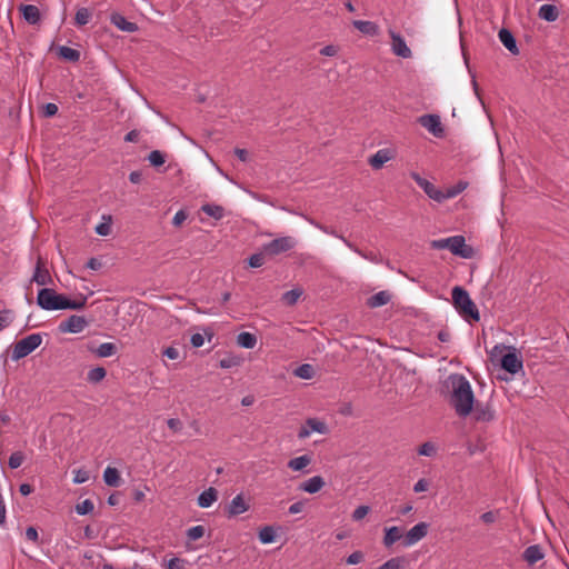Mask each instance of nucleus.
<instances>
[{
  "label": "nucleus",
  "instance_id": "obj_20",
  "mask_svg": "<svg viewBox=\"0 0 569 569\" xmlns=\"http://www.w3.org/2000/svg\"><path fill=\"white\" fill-rule=\"evenodd\" d=\"M499 40L501 43L512 53L518 54L519 49L517 47L516 38L513 37L512 32L508 29L502 28L498 33Z\"/></svg>",
  "mask_w": 569,
  "mask_h": 569
},
{
  "label": "nucleus",
  "instance_id": "obj_30",
  "mask_svg": "<svg viewBox=\"0 0 569 569\" xmlns=\"http://www.w3.org/2000/svg\"><path fill=\"white\" fill-rule=\"evenodd\" d=\"M237 343L241 348L252 349L257 345V337L251 332H241L237 336Z\"/></svg>",
  "mask_w": 569,
  "mask_h": 569
},
{
  "label": "nucleus",
  "instance_id": "obj_51",
  "mask_svg": "<svg viewBox=\"0 0 569 569\" xmlns=\"http://www.w3.org/2000/svg\"><path fill=\"white\" fill-rule=\"evenodd\" d=\"M370 511L369 506H359L357 507L352 512V520L353 521H360L362 520Z\"/></svg>",
  "mask_w": 569,
  "mask_h": 569
},
{
  "label": "nucleus",
  "instance_id": "obj_60",
  "mask_svg": "<svg viewBox=\"0 0 569 569\" xmlns=\"http://www.w3.org/2000/svg\"><path fill=\"white\" fill-rule=\"evenodd\" d=\"M163 356L171 360H176L179 358V350L174 347H168L163 350Z\"/></svg>",
  "mask_w": 569,
  "mask_h": 569
},
{
  "label": "nucleus",
  "instance_id": "obj_22",
  "mask_svg": "<svg viewBox=\"0 0 569 569\" xmlns=\"http://www.w3.org/2000/svg\"><path fill=\"white\" fill-rule=\"evenodd\" d=\"M323 486V478L320 476H315L300 483L299 489L308 493H316L320 491Z\"/></svg>",
  "mask_w": 569,
  "mask_h": 569
},
{
  "label": "nucleus",
  "instance_id": "obj_64",
  "mask_svg": "<svg viewBox=\"0 0 569 569\" xmlns=\"http://www.w3.org/2000/svg\"><path fill=\"white\" fill-rule=\"evenodd\" d=\"M480 519L485 522V523H492L496 521L497 519V516H496V512L493 511H487L485 513H482L480 516Z\"/></svg>",
  "mask_w": 569,
  "mask_h": 569
},
{
  "label": "nucleus",
  "instance_id": "obj_8",
  "mask_svg": "<svg viewBox=\"0 0 569 569\" xmlns=\"http://www.w3.org/2000/svg\"><path fill=\"white\" fill-rule=\"evenodd\" d=\"M410 177L416 181V183L425 191V193L432 200L437 202L443 201L442 191L436 188L430 181L422 178L417 172H411Z\"/></svg>",
  "mask_w": 569,
  "mask_h": 569
},
{
  "label": "nucleus",
  "instance_id": "obj_36",
  "mask_svg": "<svg viewBox=\"0 0 569 569\" xmlns=\"http://www.w3.org/2000/svg\"><path fill=\"white\" fill-rule=\"evenodd\" d=\"M406 563L407 559L405 557H393L387 560L381 566L377 567L376 569H403Z\"/></svg>",
  "mask_w": 569,
  "mask_h": 569
},
{
  "label": "nucleus",
  "instance_id": "obj_49",
  "mask_svg": "<svg viewBox=\"0 0 569 569\" xmlns=\"http://www.w3.org/2000/svg\"><path fill=\"white\" fill-rule=\"evenodd\" d=\"M240 363L239 358L234 356H228L219 360V367L222 369H229Z\"/></svg>",
  "mask_w": 569,
  "mask_h": 569
},
{
  "label": "nucleus",
  "instance_id": "obj_27",
  "mask_svg": "<svg viewBox=\"0 0 569 569\" xmlns=\"http://www.w3.org/2000/svg\"><path fill=\"white\" fill-rule=\"evenodd\" d=\"M538 16L540 19L546 20L548 22H553L559 17V11L553 4H542L539 8Z\"/></svg>",
  "mask_w": 569,
  "mask_h": 569
},
{
  "label": "nucleus",
  "instance_id": "obj_54",
  "mask_svg": "<svg viewBox=\"0 0 569 569\" xmlns=\"http://www.w3.org/2000/svg\"><path fill=\"white\" fill-rule=\"evenodd\" d=\"M58 112V106L52 102H48L43 106V116L47 118L56 116Z\"/></svg>",
  "mask_w": 569,
  "mask_h": 569
},
{
  "label": "nucleus",
  "instance_id": "obj_59",
  "mask_svg": "<svg viewBox=\"0 0 569 569\" xmlns=\"http://www.w3.org/2000/svg\"><path fill=\"white\" fill-rule=\"evenodd\" d=\"M428 487H429V483L426 479H419L413 486V491L415 492H423V491L428 490Z\"/></svg>",
  "mask_w": 569,
  "mask_h": 569
},
{
  "label": "nucleus",
  "instance_id": "obj_57",
  "mask_svg": "<svg viewBox=\"0 0 569 569\" xmlns=\"http://www.w3.org/2000/svg\"><path fill=\"white\" fill-rule=\"evenodd\" d=\"M167 425L174 432H179L182 430V422L178 418L168 419Z\"/></svg>",
  "mask_w": 569,
  "mask_h": 569
},
{
  "label": "nucleus",
  "instance_id": "obj_12",
  "mask_svg": "<svg viewBox=\"0 0 569 569\" xmlns=\"http://www.w3.org/2000/svg\"><path fill=\"white\" fill-rule=\"evenodd\" d=\"M87 305V297L80 295L77 299H69L64 295H59L57 297L56 310H80L83 309Z\"/></svg>",
  "mask_w": 569,
  "mask_h": 569
},
{
  "label": "nucleus",
  "instance_id": "obj_32",
  "mask_svg": "<svg viewBox=\"0 0 569 569\" xmlns=\"http://www.w3.org/2000/svg\"><path fill=\"white\" fill-rule=\"evenodd\" d=\"M97 357L99 358H108L117 352V347L111 342H103L99 345L94 350H92Z\"/></svg>",
  "mask_w": 569,
  "mask_h": 569
},
{
  "label": "nucleus",
  "instance_id": "obj_37",
  "mask_svg": "<svg viewBox=\"0 0 569 569\" xmlns=\"http://www.w3.org/2000/svg\"><path fill=\"white\" fill-rule=\"evenodd\" d=\"M468 187V183L466 181H459L452 187L447 188L446 191H442L443 200L451 199L457 197L459 193H461L466 188Z\"/></svg>",
  "mask_w": 569,
  "mask_h": 569
},
{
  "label": "nucleus",
  "instance_id": "obj_42",
  "mask_svg": "<svg viewBox=\"0 0 569 569\" xmlns=\"http://www.w3.org/2000/svg\"><path fill=\"white\" fill-rule=\"evenodd\" d=\"M91 19V12L87 8H80L76 12L74 22L77 26H86Z\"/></svg>",
  "mask_w": 569,
  "mask_h": 569
},
{
  "label": "nucleus",
  "instance_id": "obj_38",
  "mask_svg": "<svg viewBox=\"0 0 569 569\" xmlns=\"http://www.w3.org/2000/svg\"><path fill=\"white\" fill-rule=\"evenodd\" d=\"M107 376V370L103 367H96L89 370L87 375V380L90 383H98L103 380Z\"/></svg>",
  "mask_w": 569,
  "mask_h": 569
},
{
  "label": "nucleus",
  "instance_id": "obj_14",
  "mask_svg": "<svg viewBox=\"0 0 569 569\" xmlns=\"http://www.w3.org/2000/svg\"><path fill=\"white\" fill-rule=\"evenodd\" d=\"M501 368L515 375L522 369V360L516 352H508L501 358Z\"/></svg>",
  "mask_w": 569,
  "mask_h": 569
},
{
  "label": "nucleus",
  "instance_id": "obj_24",
  "mask_svg": "<svg viewBox=\"0 0 569 569\" xmlns=\"http://www.w3.org/2000/svg\"><path fill=\"white\" fill-rule=\"evenodd\" d=\"M391 159L390 151L388 149H380L369 158V164L375 169H381L386 162Z\"/></svg>",
  "mask_w": 569,
  "mask_h": 569
},
{
  "label": "nucleus",
  "instance_id": "obj_23",
  "mask_svg": "<svg viewBox=\"0 0 569 569\" xmlns=\"http://www.w3.org/2000/svg\"><path fill=\"white\" fill-rule=\"evenodd\" d=\"M352 26L366 36L376 37L379 34V26L372 21L355 20Z\"/></svg>",
  "mask_w": 569,
  "mask_h": 569
},
{
  "label": "nucleus",
  "instance_id": "obj_47",
  "mask_svg": "<svg viewBox=\"0 0 569 569\" xmlns=\"http://www.w3.org/2000/svg\"><path fill=\"white\" fill-rule=\"evenodd\" d=\"M187 560L178 557H173L163 563L166 569H186Z\"/></svg>",
  "mask_w": 569,
  "mask_h": 569
},
{
  "label": "nucleus",
  "instance_id": "obj_48",
  "mask_svg": "<svg viewBox=\"0 0 569 569\" xmlns=\"http://www.w3.org/2000/svg\"><path fill=\"white\" fill-rule=\"evenodd\" d=\"M264 257L266 253H263V250L258 253H253L249 257L248 263L251 268H259L264 263Z\"/></svg>",
  "mask_w": 569,
  "mask_h": 569
},
{
  "label": "nucleus",
  "instance_id": "obj_29",
  "mask_svg": "<svg viewBox=\"0 0 569 569\" xmlns=\"http://www.w3.org/2000/svg\"><path fill=\"white\" fill-rule=\"evenodd\" d=\"M201 211L216 220H221L224 217V208L214 203L202 204Z\"/></svg>",
  "mask_w": 569,
  "mask_h": 569
},
{
  "label": "nucleus",
  "instance_id": "obj_5",
  "mask_svg": "<svg viewBox=\"0 0 569 569\" xmlns=\"http://www.w3.org/2000/svg\"><path fill=\"white\" fill-rule=\"evenodd\" d=\"M296 246V240L292 237L286 236L273 239L272 241L264 243L262 246L263 253L268 257H276L278 254L284 253Z\"/></svg>",
  "mask_w": 569,
  "mask_h": 569
},
{
  "label": "nucleus",
  "instance_id": "obj_4",
  "mask_svg": "<svg viewBox=\"0 0 569 569\" xmlns=\"http://www.w3.org/2000/svg\"><path fill=\"white\" fill-rule=\"evenodd\" d=\"M42 342V336L40 333H32L26 338L19 340L14 346L11 353V359L18 361L31 352H33Z\"/></svg>",
  "mask_w": 569,
  "mask_h": 569
},
{
  "label": "nucleus",
  "instance_id": "obj_53",
  "mask_svg": "<svg viewBox=\"0 0 569 569\" xmlns=\"http://www.w3.org/2000/svg\"><path fill=\"white\" fill-rule=\"evenodd\" d=\"M365 559V555L362 551L360 550H357V551H353L352 553H350L347 558H346V562L347 565H358L360 562H362Z\"/></svg>",
  "mask_w": 569,
  "mask_h": 569
},
{
  "label": "nucleus",
  "instance_id": "obj_2",
  "mask_svg": "<svg viewBox=\"0 0 569 569\" xmlns=\"http://www.w3.org/2000/svg\"><path fill=\"white\" fill-rule=\"evenodd\" d=\"M451 297L456 310L466 321L480 320L479 310L466 289L459 286L453 287Z\"/></svg>",
  "mask_w": 569,
  "mask_h": 569
},
{
  "label": "nucleus",
  "instance_id": "obj_18",
  "mask_svg": "<svg viewBox=\"0 0 569 569\" xmlns=\"http://www.w3.org/2000/svg\"><path fill=\"white\" fill-rule=\"evenodd\" d=\"M20 11L23 19L30 24H37L41 20L40 10L34 4H21Z\"/></svg>",
  "mask_w": 569,
  "mask_h": 569
},
{
  "label": "nucleus",
  "instance_id": "obj_16",
  "mask_svg": "<svg viewBox=\"0 0 569 569\" xmlns=\"http://www.w3.org/2000/svg\"><path fill=\"white\" fill-rule=\"evenodd\" d=\"M249 505L244 501L243 496L237 495L227 508L228 517H236L248 511Z\"/></svg>",
  "mask_w": 569,
  "mask_h": 569
},
{
  "label": "nucleus",
  "instance_id": "obj_7",
  "mask_svg": "<svg viewBox=\"0 0 569 569\" xmlns=\"http://www.w3.org/2000/svg\"><path fill=\"white\" fill-rule=\"evenodd\" d=\"M418 123L437 138H441L445 133L440 117L438 114L420 116L418 118Z\"/></svg>",
  "mask_w": 569,
  "mask_h": 569
},
{
  "label": "nucleus",
  "instance_id": "obj_35",
  "mask_svg": "<svg viewBox=\"0 0 569 569\" xmlns=\"http://www.w3.org/2000/svg\"><path fill=\"white\" fill-rule=\"evenodd\" d=\"M103 480L108 486L119 487L120 485V475L116 468L107 467L103 472Z\"/></svg>",
  "mask_w": 569,
  "mask_h": 569
},
{
  "label": "nucleus",
  "instance_id": "obj_55",
  "mask_svg": "<svg viewBox=\"0 0 569 569\" xmlns=\"http://www.w3.org/2000/svg\"><path fill=\"white\" fill-rule=\"evenodd\" d=\"M188 218V214L184 210H179L176 212L173 219H172V224L176 226V227H179L181 226L184 220Z\"/></svg>",
  "mask_w": 569,
  "mask_h": 569
},
{
  "label": "nucleus",
  "instance_id": "obj_11",
  "mask_svg": "<svg viewBox=\"0 0 569 569\" xmlns=\"http://www.w3.org/2000/svg\"><path fill=\"white\" fill-rule=\"evenodd\" d=\"M428 528L429 525L427 522H419L413 526L405 536L403 547H410L425 538L428 533Z\"/></svg>",
  "mask_w": 569,
  "mask_h": 569
},
{
  "label": "nucleus",
  "instance_id": "obj_25",
  "mask_svg": "<svg viewBox=\"0 0 569 569\" xmlns=\"http://www.w3.org/2000/svg\"><path fill=\"white\" fill-rule=\"evenodd\" d=\"M340 239L343 241V243L349 249H351L352 251H355L356 253L361 256L363 259H367V260H369L371 262H375V263H380L382 261V258L380 257V254H378L376 252H372V251L365 252V251L360 250L358 247H356L352 242H350L345 237H340Z\"/></svg>",
  "mask_w": 569,
  "mask_h": 569
},
{
  "label": "nucleus",
  "instance_id": "obj_45",
  "mask_svg": "<svg viewBox=\"0 0 569 569\" xmlns=\"http://www.w3.org/2000/svg\"><path fill=\"white\" fill-rule=\"evenodd\" d=\"M94 509V505L90 499H86L80 503H77L74 510L78 515L83 516L92 512Z\"/></svg>",
  "mask_w": 569,
  "mask_h": 569
},
{
  "label": "nucleus",
  "instance_id": "obj_17",
  "mask_svg": "<svg viewBox=\"0 0 569 569\" xmlns=\"http://www.w3.org/2000/svg\"><path fill=\"white\" fill-rule=\"evenodd\" d=\"M545 553L539 545L527 547L522 553V559L530 566L543 559Z\"/></svg>",
  "mask_w": 569,
  "mask_h": 569
},
{
  "label": "nucleus",
  "instance_id": "obj_34",
  "mask_svg": "<svg viewBox=\"0 0 569 569\" xmlns=\"http://www.w3.org/2000/svg\"><path fill=\"white\" fill-rule=\"evenodd\" d=\"M58 54L60 58L70 62H77L80 59V52L67 46L59 47Z\"/></svg>",
  "mask_w": 569,
  "mask_h": 569
},
{
  "label": "nucleus",
  "instance_id": "obj_3",
  "mask_svg": "<svg viewBox=\"0 0 569 569\" xmlns=\"http://www.w3.org/2000/svg\"><path fill=\"white\" fill-rule=\"evenodd\" d=\"M431 248L437 250L448 249L452 254L463 259H470L473 254V248L466 244L463 236H452L445 239L432 240Z\"/></svg>",
  "mask_w": 569,
  "mask_h": 569
},
{
  "label": "nucleus",
  "instance_id": "obj_58",
  "mask_svg": "<svg viewBox=\"0 0 569 569\" xmlns=\"http://www.w3.org/2000/svg\"><path fill=\"white\" fill-rule=\"evenodd\" d=\"M88 479H89V476H88L87 471H84V470H77L76 475H74V478H73V482L74 483H83Z\"/></svg>",
  "mask_w": 569,
  "mask_h": 569
},
{
  "label": "nucleus",
  "instance_id": "obj_63",
  "mask_svg": "<svg viewBox=\"0 0 569 569\" xmlns=\"http://www.w3.org/2000/svg\"><path fill=\"white\" fill-rule=\"evenodd\" d=\"M26 538L28 540L37 542L39 538L37 529L34 527H28L26 530Z\"/></svg>",
  "mask_w": 569,
  "mask_h": 569
},
{
  "label": "nucleus",
  "instance_id": "obj_9",
  "mask_svg": "<svg viewBox=\"0 0 569 569\" xmlns=\"http://www.w3.org/2000/svg\"><path fill=\"white\" fill-rule=\"evenodd\" d=\"M58 293L51 288H42L38 291L37 305L43 310H56Z\"/></svg>",
  "mask_w": 569,
  "mask_h": 569
},
{
  "label": "nucleus",
  "instance_id": "obj_56",
  "mask_svg": "<svg viewBox=\"0 0 569 569\" xmlns=\"http://www.w3.org/2000/svg\"><path fill=\"white\" fill-rule=\"evenodd\" d=\"M96 232L99 236H108L111 232V224L109 222H101L96 227Z\"/></svg>",
  "mask_w": 569,
  "mask_h": 569
},
{
  "label": "nucleus",
  "instance_id": "obj_13",
  "mask_svg": "<svg viewBox=\"0 0 569 569\" xmlns=\"http://www.w3.org/2000/svg\"><path fill=\"white\" fill-rule=\"evenodd\" d=\"M389 34L391 38L392 52L396 56L401 57L403 59L411 58L412 52L409 49V47L407 46L405 39L393 30H389Z\"/></svg>",
  "mask_w": 569,
  "mask_h": 569
},
{
  "label": "nucleus",
  "instance_id": "obj_50",
  "mask_svg": "<svg viewBox=\"0 0 569 569\" xmlns=\"http://www.w3.org/2000/svg\"><path fill=\"white\" fill-rule=\"evenodd\" d=\"M418 453L420 456L431 457L436 453V447L432 442L427 441L418 448Z\"/></svg>",
  "mask_w": 569,
  "mask_h": 569
},
{
  "label": "nucleus",
  "instance_id": "obj_52",
  "mask_svg": "<svg viewBox=\"0 0 569 569\" xmlns=\"http://www.w3.org/2000/svg\"><path fill=\"white\" fill-rule=\"evenodd\" d=\"M13 320L12 312L10 310L0 311V331L7 328Z\"/></svg>",
  "mask_w": 569,
  "mask_h": 569
},
{
  "label": "nucleus",
  "instance_id": "obj_39",
  "mask_svg": "<svg viewBox=\"0 0 569 569\" xmlns=\"http://www.w3.org/2000/svg\"><path fill=\"white\" fill-rule=\"evenodd\" d=\"M295 376L301 379H312L315 376V369L309 363L300 365L298 368L295 369Z\"/></svg>",
  "mask_w": 569,
  "mask_h": 569
},
{
  "label": "nucleus",
  "instance_id": "obj_6",
  "mask_svg": "<svg viewBox=\"0 0 569 569\" xmlns=\"http://www.w3.org/2000/svg\"><path fill=\"white\" fill-rule=\"evenodd\" d=\"M88 326V321L84 317L72 315L59 325V331L62 333H80Z\"/></svg>",
  "mask_w": 569,
  "mask_h": 569
},
{
  "label": "nucleus",
  "instance_id": "obj_19",
  "mask_svg": "<svg viewBox=\"0 0 569 569\" xmlns=\"http://www.w3.org/2000/svg\"><path fill=\"white\" fill-rule=\"evenodd\" d=\"M110 21L113 26H116L119 30L126 31V32H136L138 30V26L134 22L128 21L122 14L120 13H112L110 16Z\"/></svg>",
  "mask_w": 569,
  "mask_h": 569
},
{
  "label": "nucleus",
  "instance_id": "obj_40",
  "mask_svg": "<svg viewBox=\"0 0 569 569\" xmlns=\"http://www.w3.org/2000/svg\"><path fill=\"white\" fill-rule=\"evenodd\" d=\"M259 540L264 543H272L276 539V530L271 526H266L259 531Z\"/></svg>",
  "mask_w": 569,
  "mask_h": 569
},
{
  "label": "nucleus",
  "instance_id": "obj_21",
  "mask_svg": "<svg viewBox=\"0 0 569 569\" xmlns=\"http://www.w3.org/2000/svg\"><path fill=\"white\" fill-rule=\"evenodd\" d=\"M391 293L387 290L379 291L367 299V306L369 308H379L391 301Z\"/></svg>",
  "mask_w": 569,
  "mask_h": 569
},
{
  "label": "nucleus",
  "instance_id": "obj_1",
  "mask_svg": "<svg viewBox=\"0 0 569 569\" xmlns=\"http://www.w3.org/2000/svg\"><path fill=\"white\" fill-rule=\"evenodd\" d=\"M446 387L449 390V403L457 416L468 417L475 405V395L469 380L462 375L453 373L446 380Z\"/></svg>",
  "mask_w": 569,
  "mask_h": 569
},
{
  "label": "nucleus",
  "instance_id": "obj_33",
  "mask_svg": "<svg viewBox=\"0 0 569 569\" xmlns=\"http://www.w3.org/2000/svg\"><path fill=\"white\" fill-rule=\"evenodd\" d=\"M311 463V457L308 455H302L296 457L288 462V467L293 471H300L305 469L307 466Z\"/></svg>",
  "mask_w": 569,
  "mask_h": 569
},
{
  "label": "nucleus",
  "instance_id": "obj_61",
  "mask_svg": "<svg viewBox=\"0 0 569 569\" xmlns=\"http://www.w3.org/2000/svg\"><path fill=\"white\" fill-rule=\"evenodd\" d=\"M190 342L194 348H200L201 346H203L204 338L200 333H193L191 336Z\"/></svg>",
  "mask_w": 569,
  "mask_h": 569
},
{
  "label": "nucleus",
  "instance_id": "obj_26",
  "mask_svg": "<svg viewBox=\"0 0 569 569\" xmlns=\"http://www.w3.org/2000/svg\"><path fill=\"white\" fill-rule=\"evenodd\" d=\"M218 499V491L213 487L203 490L198 497V506L209 508Z\"/></svg>",
  "mask_w": 569,
  "mask_h": 569
},
{
  "label": "nucleus",
  "instance_id": "obj_41",
  "mask_svg": "<svg viewBox=\"0 0 569 569\" xmlns=\"http://www.w3.org/2000/svg\"><path fill=\"white\" fill-rule=\"evenodd\" d=\"M302 295V290L301 289H298V288H295V289H291L289 291H286L283 295H282V298L281 300L288 305V306H293L297 303L298 299L301 297Z\"/></svg>",
  "mask_w": 569,
  "mask_h": 569
},
{
  "label": "nucleus",
  "instance_id": "obj_46",
  "mask_svg": "<svg viewBox=\"0 0 569 569\" xmlns=\"http://www.w3.org/2000/svg\"><path fill=\"white\" fill-rule=\"evenodd\" d=\"M204 535V527L201 525L193 526L188 529L187 537L189 540L196 541L200 538H202Z\"/></svg>",
  "mask_w": 569,
  "mask_h": 569
},
{
  "label": "nucleus",
  "instance_id": "obj_10",
  "mask_svg": "<svg viewBox=\"0 0 569 569\" xmlns=\"http://www.w3.org/2000/svg\"><path fill=\"white\" fill-rule=\"evenodd\" d=\"M328 431V427L323 421H320L316 418L307 419L306 423L298 431L299 439L308 438L312 432L326 433Z\"/></svg>",
  "mask_w": 569,
  "mask_h": 569
},
{
  "label": "nucleus",
  "instance_id": "obj_43",
  "mask_svg": "<svg viewBox=\"0 0 569 569\" xmlns=\"http://www.w3.org/2000/svg\"><path fill=\"white\" fill-rule=\"evenodd\" d=\"M148 161L152 167H160L166 162V154L159 150H153L148 154Z\"/></svg>",
  "mask_w": 569,
  "mask_h": 569
},
{
  "label": "nucleus",
  "instance_id": "obj_28",
  "mask_svg": "<svg viewBox=\"0 0 569 569\" xmlns=\"http://www.w3.org/2000/svg\"><path fill=\"white\" fill-rule=\"evenodd\" d=\"M402 538V532L399 527H390L386 528V533L383 537V545L387 548H390L393 543Z\"/></svg>",
  "mask_w": 569,
  "mask_h": 569
},
{
  "label": "nucleus",
  "instance_id": "obj_15",
  "mask_svg": "<svg viewBox=\"0 0 569 569\" xmlns=\"http://www.w3.org/2000/svg\"><path fill=\"white\" fill-rule=\"evenodd\" d=\"M473 419L478 422H490L495 419V410L489 403H477L473 406Z\"/></svg>",
  "mask_w": 569,
  "mask_h": 569
},
{
  "label": "nucleus",
  "instance_id": "obj_44",
  "mask_svg": "<svg viewBox=\"0 0 569 569\" xmlns=\"http://www.w3.org/2000/svg\"><path fill=\"white\" fill-rule=\"evenodd\" d=\"M24 459H26V456L22 451L12 452L10 455L9 461H8L9 468L10 469L19 468L23 463Z\"/></svg>",
  "mask_w": 569,
  "mask_h": 569
},
{
  "label": "nucleus",
  "instance_id": "obj_31",
  "mask_svg": "<svg viewBox=\"0 0 569 569\" xmlns=\"http://www.w3.org/2000/svg\"><path fill=\"white\" fill-rule=\"evenodd\" d=\"M32 281H34L36 283H38L40 286H44L51 281V277H50L48 270L41 268L40 261H38V263L36 266V269H34V272L32 276Z\"/></svg>",
  "mask_w": 569,
  "mask_h": 569
},
{
  "label": "nucleus",
  "instance_id": "obj_62",
  "mask_svg": "<svg viewBox=\"0 0 569 569\" xmlns=\"http://www.w3.org/2000/svg\"><path fill=\"white\" fill-rule=\"evenodd\" d=\"M338 52V49L336 46H332V44H329V46H326L323 47L321 50H320V53L322 56H326V57H333L336 56Z\"/></svg>",
  "mask_w": 569,
  "mask_h": 569
}]
</instances>
